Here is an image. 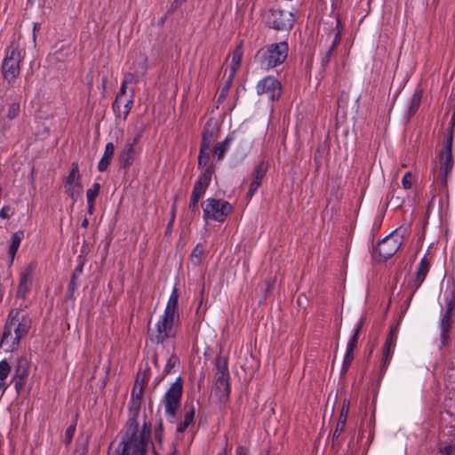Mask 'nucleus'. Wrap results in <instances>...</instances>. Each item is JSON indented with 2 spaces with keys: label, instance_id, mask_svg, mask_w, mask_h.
Listing matches in <instances>:
<instances>
[{
  "label": "nucleus",
  "instance_id": "f257e3e1",
  "mask_svg": "<svg viewBox=\"0 0 455 455\" xmlns=\"http://www.w3.org/2000/svg\"><path fill=\"white\" fill-rule=\"evenodd\" d=\"M138 416L139 414H132L128 419L121 442L115 449L111 443L108 455H146L148 445L151 442V423L145 421L138 435Z\"/></svg>",
  "mask_w": 455,
  "mask_h": 455
},
{
  "label": "nucleus",
  "instance_id": "f03ea898",
  "mask_svg": "<svg viewBox=\"0 0 455 455\" xmlns=\"http://www.w3.org/2000/svg\"><path fill=\"white\" fill-rule=\"evenodd\" d=\"M32 327V318L28 315L20 317V310L12 309L4 326L0 347L6 352H13L20 347V339L28 334Z\"/></svg>",
  "mask_w": 455,
  "mask_h": 455
},
{
  "label": "nucleus",
  "instance_id": "7ed1b4c3",
  "mask_svg": "<svg viewBox=\"0 0 455 455\" xmlns=\"http://www.w3.org/2000/svg\"><path fill=\"white\" fill-rule=\"evenodd\" d=\"M288 43L285 41L267 44L257 51L254 61L263 69L269 70L282 65L287 59Z\"/></svg>",
  "mask_w": 455,
  "mask_h": 455
},
{
  "label": "nucleus",
  "instance_id": "20e7f679",
  "mask_svg": "<svg viewBox=\"0 0 455 455\" xmlns=\"http://www.w3.org/2000/svg\"><path fill=\"white\" fill-rule=\"evenodd\" d=\"M22 59L19 44L12 41L5 49V57L2 63V76L9 84H13L20 76Z\"/></svg>",
  "mask_w": 455,
  "mask_h": 455
},
{
  "label": "nucleus",
  "instance_id": "39448f33",
  "mask_svg": "<svg viewBox=\"0 0 455 455\" xmlns=\"http://www.w3.org/2000/svg\"><path fill=\"white\" fill-rule=\"evenodd\" d=\"M183 394V379L180 376L171 385L164 394L163 403L167 419L170 423H174L177 418L178 411L180 407Z\"/></svg>",
  "mask_w": 455,
  "mask_h": 455
},
{
  "label": "nucleus",
  "instance_id": "423d86ee",
  "mask_svg": "<svg viewBox=\"0 0 455 455\" xmlns=\"http://www.w3.org/2000/svg\"><path fill=\"white\" fill-rule=\"evenodd\" d=\"M453 136V128L451 127L445 135V140L441 153L439 179L442 185L443 186L447 185L448 175L451 172L454 164V159L452 156Z\"/></svg>",
  "mask_w": 455,
  "mask_h": 455
},
{
  "label": "nucleus",
  "instance_id": "0eeeda50",
  "mask_svg": "<svg viewBox=\"0 0 455 455\" xmlns=\"http://www.w3.org/2000/svg\"><path fill=\"white\" fill-rule=\"evenodd\" d=\"M204 218L223 222L231 213L233 207L231 204L225 200L208 198L204 204H202Z\"/></svg>",
  "mask_w": 455,
  "mask_h": 455
},
{
  "label": "nucleus",
  "instance_id": "6e6552de",
  "mask_svg": "<svg viewBox=\"0 0 455 455\" xmlns=\"http://www.w3.org/2000/svg\"><path fill=\"white\" fill-rule=\"evenodd\" d=\"M180 324V315H177V322L160 317L156 324V333L150 336L152 343L159 345L164 344L169 339H174L178 333Z\"/></svg>",
  "mask_w": 455,
  "mask_h": 455
},
{
  "label": "nucleus",
  "instance_id": "1a4fd4ad",
  "mask_svg": "<svg viewBox=\"0 0 455 455\" xmlns=\"http://www.w3.org/2000/svg\"><path fill=\"white\" fill-rule=\"evenodd\" d=\"M289 18H286V13L283 10L270 8L267 20L268 28L276 31H290L295 23V18L292 12L288 13Z\"/></svg>",
  "mask_w": 455,
  "mask_h": 455
},
{
  "label": "nucleus",
  "instance_id": "9d476101",
  "mask_svg": "<svg viewBox=\"0 0 455 455\" xmlns=\"http://www.w3.org/2000/svg\"><path fill=\"white\" fill-rule=\"evenodd\" d=\"M398 329H399V322H397L395 324H393L390 327L389 332H388L386 341L384 343L382 359H381L380 369H379V380H380L384 377V375L387 371V369L390 363L392 354H393V349L395 347V343L397 339Z\"/></svg>",
  "mask_w": 455,
  "mask_h": 455
},
{
  "label": "nucleus",
  "instance_id": "9b49d317",
  "mask_svg": "<svg viewBox=\"0 0 455 455\" xmlns=\"http://www.w3.org/2000/svg\"><path fill=\"white\" fill-rule=\"evenodd\" d=\"M256 89L258 95L265 94L272 101L278 100L283 92L281 82L273 76H267L259 80Z\"/></svg>",
  "mask_w": 455,
  "mask_h": 455
},
{
  "label": "nucleus",
  "instance_id": "f8f14e48",
  "mask_svg": "<svg viewBox=\"0 0 455 455\" xmlns=\"http://www.w3.org/2000/svg\"><path fill=\"white\" fill-rule=\"evenodd\" d=\"M395 232L396 230L379 240L377 245L373 248L374 252L378 253L384 260H387L392 258L402 245V242L398 241V239L395 237Z\"/></svg>",
  "mask_w": 455,
  "mask_h": 455
},
{
  "label": "nucleus",
  "instance_id": "ddd939ff",
  "mask_svg": "<svg viewBox=\"0 0 455 455\" xmlns=\"http://www.w3.org/2000/svg\"><path fill=\"white\" fill-rule=\"evenodd\" d=\"M150 376V368L148 367L141 373V379L140 380V373L137 376L134 387L132 391V402L130 410L132 411V414H139L141 402L143 398L144 392V384L148 381Z\"/></svg>",
  "mask_w": 455,
  "mask_h": 455
},
{
  "label": "nucleus",
  "instance_id": "4468645a",
  "mask_svg": "<svg viewBox=\"0 0 455 455\" xmlns=\"http://www.w3.org/2000/svg\"><path fill=\"white\" fill-rule=\"evenodd\" d=\"M269 168V164L267 161L261 160L257 164L252 172L251 177L252 180L249 185V189L246 193V198L251 200L253 196L256 194L259 188L261 186L262 180L265 178Z\"/></svg>",
  "mask_w": 455,
  "mask_h": 455
},
{
  "label": "nucleus",
  "instance_id": "2eb2a0df",
  "mask_svg": "<svg viewBox=\"0 0 455 455\" xmlns=\"http://www.w3.org/2000/svg\"><path fill=\"white\" fill-rule=\"evenodd\" d=\"M36 263L35 261L28 264L20 272V281L17 289V297L26 299L27 293L30 291L33 281V274L36 269Z\"/></svg>",
  "mask_w": 455,
  "mask_h": 455
},
{
  "label": "nucleus",
  "instance_id": "dca6fc26",
  "mask_svg": "<svg viewBox=\"0 0 455 455\" xmlns=\"http://www.w3.org/2000/svg\"><path fill=\"white\" fill-rule=\"evenodd\" d=\"M220 132V125L213 117L209 118L203 129L200 146L211 148L214 138Z\"/></svg>",
  "mask_w": 455,
  "mask_h": 455
},
{
  "label": "nucleus",
  "instance_id": "f3484780",
  "mask_svg": "<svg viewBox=\"0 0 455 455\" xmlns=\"http://www.w3.org/2000/svg\"><path fill=\"white\" fill-rule=\"evenodd\" d=\"M429 269H430V261L428 260L427 256H424L420 259L419 264L417 267V270L415 273V277L413 280V284H412L413 289H412L411 296L409 297V301L411 300L412 296L414 295L416 291L421 286V284L425 281V279L429 272Z\"/></svg>",
  "mask_w": 455,
  "mask_h": 455
},
{
  "label": "nucleus",
  "instance_id": "a211bd4d",
  "mask_svg": "<svg viewBox=\"0 0 455 455\" xmlns=\"http://www.w3.org/2000/svg\"><path fill=\"white\" fill-rule=\"evenodd\" d=\"M117 158L119 168L127 172L135 160V148L132 147V144H125L124 148L118 153Z\"/></svg>",
  "mask_w": 455,
  "mask_h": 455
},
{
  "label": "nucleus",
  "instance_id": "6ab92c4d",
  "mask_svg": "<svg viewBox=\"0 0 455 455\" xmlns=\"http://www.w3.org/2000/svg\"><path fill=\"white\" fill-rule=\"evenodd\" d=\"M214 365L216 369L215 379L229 380L228 358L221 355V351L217 355Z\"/></svg>",
  "mask_w": 455,
  "mask_h": 455
},
{
  "label": "nucleus",
  "instance_id": "aec40b11",
  "mask_svg": "<svg viewBox=\"0 0 455 455\" xmlns=\"http://www.w3.org/2000/svg\"><path fill=\"white\" fill-rule=\"evenodd\" d=\"M452 313L444 311L440 323L441 333L440 341L442 347H447L450 344V331L451 329Z\"/></svg>",
  "mask_w": 455,
  "mask_h": 455
},
{
  "label": "nucleus",
  "instance_id": "412c9836",
  "mask_svg": "<svg viewBox=\"0 0 455 455\" xmlns=\"http://www.w3.org/2000/svg\"><path fill=\"white\" fill-rule=\"evenodd\" d=\"M30 371V362L26 356H20L17 359L14 369L13 379L27 380Z\"/></svg>",
  "mask_w": 455,
  "mask_h": 455
},
{
  "label": "nucleus",
  "instance_id": "4be33fe9",
  "mask_svg": "<svg viewBox=\"0 0 455 455\" xmlns=\"http://www.w3.org/2000/svg\"><path fill=\"white\" fill-rule=\"evenodd\" d=\"M423 97V91L421 89H416L413 92L406 110V121H410V119L417 113L419 110Z\"/></svg>",
  "mask_w": 455,
  "mask_h": 455
},
{
  "label": "nucleus",
  "instance_id": "5701e85b",
  "mask_svg": "<svg viewBox=\"0 0 455 455\" xmlns=\"http://www.w3.org/2000/svg\"><path fill=\"white\" fill-rule=\"evenodd\" d=\"M236 139V132L229 133L221 142H219L213 149L214 155L218 160H222L228 151L231 143Z\"/></svg>",
  "mask_w": 455,
  "mask_h": 455
},
{
  "label": "nucleus",
  "instance_id": "b1692460",
  "mask_svg": "<svg viewBox=\"0 0 455 455\" xmlns=\"http://www.w3.org/2000/svg\"><path fill=\"white\" fill-rule=\"evenodd\" d=\"M230 392L229 380L215 379V395L220 403H226L229 400Z\"/></svg>",
  "mask_w": 455,
  "mask_h": 455
},
{
  "label": "nucleus",
  "instance_id": "393cba45",
  "mask_svg": "<svg viewBox=\"0 0 455 455\" xmlns=\"http://www.w3.org/2000/svg\"><path fill=\"white\" fill-rule=\"evenodd\" d=\"M215 172V164L213 163H211L206 166L204 171L199 175L197 180L194 184V186H196L198 188H201L204 190H206L211 183L212 176Z\"/></svg>",
  "mask_w": 455,
  "mask_h": 455
},
{
  "label": "nucleus",
  "instance_id": "a878e982",
  "mask_svg": "<svg viewBox=\"0 0 455 455\" xmlns=\"http://www.w3.org/2000/svg\"><path fill=\"white\" fill-rule=\"evenodd\" d=\"M115 154V145L112 142L106 144L105 150L101 159L98 164L99 172H105L111 164L112 158Z\"/></svg>",
  "mask_w": 455,
  "mask_h": 455
},
{
  "label": "nucleus",
  "instance_id": "bb28decb",
  "mask_svg": "<svg viewBox=\"0 0 455 455\" xmlns=\"http://www.w3.org/2000/svg\"><path fill=\"white\" fill-rule=\"evenodd\" d=\"M25 237V231L24 230H18L15 232L12 236V243L9 246L8 250V255L11 259V263L13 262L14 257L18 251V249L20 247V244L21 241Z\"/></svg>",
  "mask_w": 455,
  "mask_h": 455
},
{
  "label": "nucleus",
  "instance_id": "cd10ccee",
  "mask_svg": "<svg viewBox=\"0 0 455 455\" xmlns=\"http://www.w3.org/2000/svg\"><path fill=\"white\" fill-rule=\"evenodd\" d=\"M206 190L198 188L196 186L193 187L190 202L188 204V210L190 212L191 218H193V215L197 212L199 214V211L197 208V204L200 200V198L204 196Z\"/></svg>",
  "mask_w": 455,
  "mask_h": 455
},
{
  "label": "nucleus",
  "instance_id": "c85d7f7f",
  "mask_svg": "<svg viewBox=\"0 0 455 455\" xmlns=\"http://www.w3.org/2000/svg\"><path fill=\"white\" fill-rule=\"evenodd\" d=\"M90 434H81L76 442V455H87L89 450Z\"/></svg>",
  "mask_w": 455,
  "mask_h": 455
},
{
  "label": "nucleus",
  "instance_id": "c756f323",
  "mask_svg": "<svg viewBox=\"0 0 455 455\" xmlns=\"http://www.w3.org/2000/svg\"><path fill=\"white\" fill-rule=\"evenodd\" d=\"M195 413V407L192 405L190 409L185 413L183 420L177 424L176 431L178 434L184 433L186 429L194 422Z\"/></svg>",
  "mask_w": 455,
  "mask_h": 455
},
{
  "label": "nucleus",
  "instance_id": "7c9ffc66",
  "mask_svg": "<svg viewBox=\"0 0 455 455\" xmlns=\"http://www.w3.org/2000/svg\"><path fill=\"white\" fill-rule=\"evenodd\" d=\"M80 179H81V175H80V172H79L78 163L73 162L71 164V169L69 171V173L65 178V180H64L65 187L76 185V182H81Z\"/></svg>",
  "mask_w": 455,
  "mask_h": 455
},
{
  "label": "nucleus",
  "instance_id": "2f4dec72",
  "mask_svg": "<svg viewBox=\"0 0 455 455\" xmlns=\"http://www.w3.org/2000/svg\"><path fill=\"white\" fill-rule=\"evenodd\" d=\"M127 92V84H121L120 89L118 92L116 93V99L112 103V109L115 113V116L116 118L121 117V108H120V101L124 95L126 94Z\"/></svg>",
  "mask_w": 455,
  "mask_h": 455
},
{
  "label": "nucleus",
  "instance_id": "473e14b6",
  "mask_svg": "<svg viewBox=\"0 0 455 455\" xmlns=\"http://www.w3.org/2000/svg\"><path fill=\"white\" fill-rule=\"evenodd\" d=\"M66 188V193L72 199L73 203H76L78 198L82 196L84 187L81 182H76L75 186H68Z\"/></svg>",
  "mask_w": 455,
  "mask_h": 455
},
{
  "label": "nucleus",
  "instance_id": "72a5a7b5",
  "mask_svg": "<svg viewBox=\"0 0 455 455\" xmlns=\"http://www.w3.org/2000/svg\"><path fill=\"white\" fill-rule=\"evenodd\" d=\"M445 311L451 312L455 308V291L451 289H447L444 291Z\"/></svg>",
  "mask_w": 455,
  "mask_h": 455
},
{
  "label": "nucleus",
  "instance_id": "f704fd0d",
  "mask_svg": "<svg viewBox=\"0 0 455 455\" xmlns=\"http://www.w3.org/2000/svg\"><path fill=\"white\" fill-rule=\"evenodd\" d=\"M210 150L211 148L200 146L199 155L197 157L198 168L205 166L210 160Z\"/></svg>",
  "mask_w": 455,
  "mask_h": 455
},
{
  "label": "nucleus",
  "instance_id": "c9c22d12",
  "mask_svg": "<svg viewBox=\"0 0 455 455\" xmlns=\"http://www.w3.org/2000/svg\"><path fill=\"white\" fill-rule=\"evenodd\" d=\"M77 278L78 277L71 275V277H70V280H69V283H68V288H67V292H66V297H65L66 300H72L74 299L75 292H76V289L78 288Z\"/></svg>",
  "mask_w": 455,
  "mask_h": 455
},
{
  "label": "nucleus",
  "instance_id": "e433bc0d",
  "mask_svg": "<svg viewBox=\"0 0 455 455\" xmlns=\"http://www.w3.org/2000/svg\"><path fill=\"white\" fill-rule=\"evenodd\" d=\"M243 42H241L233 51L232 52V60L233 66H240L243 59Z\"/></svg>",
  "mask_w": 455,
  "mask_h": 455
},
{
  "label": "nucleus",
  "instance_id": "4c0bfd02",
  "mask_svg": "<svg viewBox=\"0 0 455 455\" xmlns=\"http://www.w3.org/2000/svg\"><path fill=\"white\" fill-rule=\"evenodd\" d=\"M20 113V102H12L9 105L7 110V118L12 121L17 118Z\"/></svg>",
  "mask_w": 455,
  "mask_h": 455
},
{
  "label": "nucleus",
  "instance_id": "58836bf2",
  "mask_svg": "<svg viewBox=\"0 0 455 455\" xmlns=\"http://www.w3.org/2000/svg\"><path fill=\"white\" fill-rule=\"evenodd\" d=\"M349 405H350L349 400L344 399L343 402H342L341 410L339 411V419H338V423H344V424L347 423V416H348V411H349Z\"/></svg>",
  "mask_w": 455,
  "mask_h": 455
},
{
  "label": "nucleus",
  "instance_id": "ea45409f",
  "mask_svg": "<svg viewBox=\"0 0 455 455\" xmlns=\"http://www.w3.org/2000/svg\"><path fill=\"white\" fill-rule=\"evenodd\" d=\"M353 360H354V353L346 351L344 358H343V362H342L341 370H340L341 375H345L347 372Z\"/></svg>",
  "mask_w": 455,
  "mask_h": 455
},
{
  "label": "nucleus",
  "instance_id": "a19ab883",
  "mask_svg": "<svg viewBox=\"0 0 455 455\" xmlns=\"http://www.w3.org/2000/svg\"><path fill=\"white\" fill-rule=\"evenodd\" d=\"M76 428V419L74 420V422L68 427V428L65 431V437H64V443L66 446H68L73 440Z\"/></svg>",
  "mask_w": 455,
  "mask_h": 455
},
{
  "label": "nucleus",
  "instance_id": "79ce46f5",
  "mask_svg": "<svg viewBox=\"0 0 455 455\" xmlns=\"http://www.w3.org/2000/svg\"><path fill=\"white\" fill-rule=\"evenodd\" d=\"M204 250L201 243H198L195 246L190 255L191 260L195 265L200 263V258L204 254Z\"/></svg>",
  "mask_w": 455,
  "mask_h": 455
},
{
  "label": "nucleus",
  "instance_id": "37998d69",
  "mask_svg": "<svg viewBox=\"0 0 455 455\" xmlns=\"http://www.w3.org/2000/svg\"><path fill=\"white\" fill-rule=\"evenodd\" d=\"M100 184L98 182H94L92 184V187L86 191V198L87 200L95 201L97 196L100 194Z\"/></svg>",
  "mask_w": 455,
  "mask_h": 455
},
{
  "label": "nucleus",
  "instance_id": "c03bdc74",
  "mask_svg": "<svg viewBox=\"0 0 455 455\" xmlns=\"http://www.w3.org/2000/svg\"><path fill=\"white\" fill-rule=\"evenodd\" d=\"M180 363V359L179 357L176 355H172L169 359L167 360V363L165 364V367H164V374L166 375V374H169L172 370L177 365Z\"/></svg>",
  "mask_w": 455,
  "mask_h": 455
},
{
  "label": "nucleus",
  "instance_id": "a18cd8bd",
  "mask_svg": "<svg viewBox=\"0 0 455 455\" xmlns=\"http://www.w3.org/2000/svg\"><path fill=\"white\" fill-rule=\"evenodd\" d=\"M177 315H179L177 307L166 305L164 315L161 317L177 322Z\"/></svg>",
  "mask_w": 455,
  "mask_h": 455
},
{
  "label": "nucleus",
  "instance_id": "49530a36",
  "mask_svg": "<svg viewBox=\"0 0 455 455\" xmlns=\"http://www.w3.org/2000/svg\"><path fill=\"white\" fill-rule=\"evenodd\" d=\"M133 100H134V91H132V94L130 95L129 99L126 100V102L124 105V109H121V115L123 114V119L126 120L129 113L131 112V109L133 106Z\"/></svg>",
  "mask_w": 455,
  "mask_h": 455
},
{
  "label": "nucleus",
  "instance_id": "de8ad7c7",
  "mask_svg": "<svg viewBox=\"0 0 455 455\" xmlns=\"http://www.w3.org/2000/svg\"><path fill=\"white\" fill-rule=\"evenodd\" d=\"M231 85H232L231 78L228 77V79L226 80L224 86L221 88V91H220V95L218 97V102L219 103H221V102H223L226 100Z\"/></svg>",
  "mask_w": 455,
  "mask_h": 455
},
{
  "label": "nucleus",
  "instance_id": "09e8293b",
  "mask_svg": "<svg viewBox=\"0 0 455 455\" xmlns=\"http://www.w3.org/2000/svg\"><path fill=\"white\" fill-rule=\"evenodd\" d=\"M11 372V366L7 360L0 361V380H5Z\"/></svg>",
  "mask_w": 455,
  "mask_h": 455
},
{
  "label": "nucleus",
  "instance_id": "8fccbe9b",
  "mask_svg": "<svg viewBox=\"0 0 455 455\" xmlns=\"http://www.w3.org/2000/svg\"><path fill=\"white\" fill-rule=\"evenodd\" d=\"M346 424L344 423H338L336 424L335 429L333 431L332 436H331V442L332 444H339V435L344 431Z\"/></svg>",
  "mask_w": 455,
  "mask_h": 455
},
{
  "label": "nucleus",
  "instance_id": "3c124183",
  "mask_svg": "<svg viewBox=\"0 0 455 455\" xmlns=\"http://www.w3.org/2000/svg\"><path fill=\"white\" fill-rule=\"evenodd\" d=\"M155 438H156V442L158 443L161 444L163 443V438H164V424H163V419H159L158 422L156 425V427H155Z\"/></svg>",
  "mask_w": 455,
  "mask_h": 455
},
{
  "label": "nucleus",
  "instance_id": "603ef678",
  "mask_svg": "<svg viewBox=\"0 0 455 455\" xmlns=\"http://www.w3.org/2000/svg\"><path fill=\"white\" fill-rule=\"evenodd\" d=\"M84 264H85V258L82 255H79L77 257V266L75 267V269L72 273V275L78 277L83 273Z\"/></svg>",
  "mask_w": 455,
  "mask_h": 455
},
{
  "label": "nucleus",
  "instance_id": "864d4df0",
  "mask_svg": "<svg viewBox=\"0 0 455 455\" xmlns=\"http://www.w3.org/2000/svg\"><path fill=\"white\" fill-rule=\"evenodd\" d=\"M275 278L269 277L265 282V288L263 290V299L267 298L268 293L274 289Z\"/></svg>",
  "mask_w": 455,
  "mask_h": 455
},
{
  "label": "nucleus",
  "instance_id": "5fc2aeb1",
  "mask_svg": "<svg viewBox=\"0 0 455 455\" xmlns=\"http://www.w3.org/2000/svg\"><path fill=\"white\" fill-rule=\"evenodd\" d=\"M334 50L329 48L321 59V68L324 71L331 61V55Z\"/></svg>",
  "mask_w": 455,
  "mask_h": 455
},
{
  "label": "nucleus",
  "instance_id": "6e6d98bb",
  "mask_svg": "<svg viewBox=\"0 0 455 455\" xmlns=\"http://www.w3.org/2000/svg\"><path fill=\"white\" fill-rule=\"evenodd\" d=\"M358 339L359 335H356V333H353V335L351 336L347 342L346 351L354 353L357 346Z\"/></svg>",
  "mask_w": 455,
  "mask_h": 455
},
{
  "label": "nucleus",
  "instance_id": "4d7b16f0",
  "mask_svg": "<svg viewBox=\"0 0 455 455\" xmlns=\"http://www.w3.org/2000/svg\"><path fill=\"white\" fill-rule=\"evenodd\" d=\"M179 291L177 287H174L167 302L169 306H174L178 307V300H179Z\"/></svg>",
  "mask_w": 455,
  "mask_h": 455
},
{
  "label": "nucleus",
  "instance_id": "13d9d810",
  "mask_svg": "<svg viewBox=\"0 0 455 455\" xmlns=\"http://www.w3.org/2000/svg\"><path fill=\"white\" fill-rule=\"evenodd\" d=\"M455 445L452 443H447L443 446L438 447L437 455H451V450L454 449Z\"/></svg>",
  "mask_w": 455,
  "mask_h": 455
},
{
  "label": "nucleus",
  "instance_id": "bf43d9fd",
  "mask_svg": "<svg viewBox=\"0 0 455 455\" xmlns=\"http://www.w3.org/2000/svg\"><path fill=\"white\" fill-rule=\"evenodd\" d=\"M412 174L411 172H405L402 179V184L404 189H410L412 186L411 183Z\"/></svg>",
  "mask_w": 455,
  "mask_h": 455
},
{
  "label": "nucleus",
  "instance_id": "052dcab7",
  "mask_svg": "<svg viewBox=\"0 0 455 455\" xmlns=\"http://www.w3.org/2000/svg\"><path fill=\"white\" fill-rule=\"evenodd\" d=\"M335 19H336V26H335V34H339L342 36L343 34V31H344V24L342 22V19H341V16L339 13H336L335 15Z\"/></svg>",
  "mask_w": 455,
  "mask_h": 455
},
{
  "label": "nucleus",
  "instance_id": "680f3d73",
  "mask_svg": "<svg viewBox=\"0 0 455 455\" xmlns=\"http://www.w3.org/2000/svg\"><path fill=\"white\" fill-rule=\"evenodd\" d=\"M188 0H173L170 4V8L168 9L167 12L173 13L178 9H180L182 6V4H184Z\"/></svg>",
  "mask_w": 455,
  "mask_h": 455
},
{
  "label": "nucleus",
  "instance_id": "e2e57ef3",
  "mask_svg": "<svg viewBox=\"0 0 455 455\" xmlns=\"http://www.w3.org/2000/svg\"><path fill=\"white\" fill-rule=\"evenodd\" d=\"M322 150L320 148H316L314 155V162L315 164L316 170H318L322 165Z\"/></svg>",
  "mask_w": 455,
  "mask_h": 455
},
{
  "label": "nucleus",
  "instance_id": "0e129e2a",
  "mask_svg": "<svg viewBox=\"0 0 455 455\" xmlns=\"http://www.w3.org/2000/svg\"><path fill=\"white\" fill-rule=\"evenodd\" d=\"M27 380H20L12 379V382L14 383V387L18 395L23 391Z\"/></svg>",
  "mask_w": 455,
  "mask_h": 455
},
{
  "label": "nucleus",
  "instance_id": "69168bd1",
  "mask_svg": "<svg viewBox=\"0 0 455 455\" xmlns=\"http://www.w3.org/2000/svg\"><path fill=\"white\" fill-rule=\"evenodd\" d=\"M365 320H366V316H365V315H363L361 316L359 322L356 324V327H355V329L354 331V333H356V335L360 334V331H361V330H362V328H363V324L365 323Z\"/></svg>",
  "mask_w": 455,
  "mask_h": 455
},
{
  "label": "nucleus",
  "instance_id": "338daca9",
  "mask_svg": "<svg viewBox=\"0 0 455 455\" xmlns=\"http://www.w3.org/2000/svg\"><path fill=\"white\" fill-rule=\"evenodd\" d=\"M341 39H342V36L341 35L335 34L334 37H333V40H332V43H331V45L329 48H331V49L335 51L337 46L340 44Z\"/></svg>",
  "mask_w": 455,
  "mask_h": 455
},
{
  "label": "nucleus",
  "instance_id": "774afa93",
  "mask_svg": "<svg viewBox=\"0 0 455 455\" xmlns=\"http://www.w3.org/2000/svg\"><path fill=\"white\" fill-rule=\"evenodd\" d=\"M235 455H250L249 448L246 446L239 445L236 448Z\"/></svg>",
  "mask_w": 455,
  "mask_h": 455
}]
</instances>
